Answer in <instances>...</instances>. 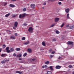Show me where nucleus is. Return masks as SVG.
Instances as JSON below:
<instances>
[{
	"label": "nucleus",
	"instance_id": "nucleus-1",
	"mask_svg": "<svg viewBox=\"0 0 74 74\" xmlns=\"http://www.w3.org/2000/svg\"><path fill=\"white\" fill-rule=\"evenodd\" d=\"M33 28L32 27H29L28 29V31L29 33H32L33 32Z\"/></svg>",
	"mask_w": 74,
	"mask_h": 74
},
{
	"label": "nucleus",
	"instance_id": "nucleus-2",
	"mask_svg": "<svg viewBox=\"0 0 74 74\" xmlns=\"http://www.w3.org/2000/svg\"><path fill=\"white\" fill-rule=\"evenodd\" d=\"M18 22L15 21L14 23V27H13V29H16V28L17 27V26H18Z\"/></svg>",
	"mask_w": 74,
	"mask_h": 74
},
{
	"label": "nucleus",
	"instance_id": "nucleus-3",
	"mask_svg": "<svg viewBox=\"0 0 74 74\" xmlns=\"http://www.w3.org/2000/svg\"><path fill=\"white\" fill-rule=\"evenodd\" d=\"M67 44L68 45H72V46L71 48L73 47V42L69 41L67 43Z\"/></svg>",
	"mask_w": 74,
	"mask_h": 74
},
{
	"label": "nucleus",
	"instance_id": "nucleus-4",
	"mask_svg": "<svg viewBox=\"0 0 74 74\" xmlns=\"http://www.w3.org/2000/svg\"><path fill=\"white\" fill-rule=\"evenodd\" d=\"M25 16H26L25 13H24L23 14H20L19 16V18H21L25 17Z\"/></svg>",
	"mask_w": 74,
	"mask_h": 74
},
{
	"label": "nucleus",
	"instance_id": "nucleus-5",
	"mask_svg": "<svg viewBox=\"0 0 74 74\" xmlns=\"http://www.w3.org/2000/svg\"><path fill=\"white\" fill-rule=\"evenodd\" d=\"M31 7L33 9L36 7V5L34 4H32L31 5Z\"/></svg>",
	"mask_w": 74,
	"mask_h": 74
},
{
	"label": "nucleus",
	"instance_id": "nucleus-6",
	"mask_svg": "<svg viewBox=\"0 0 74 74\" xmlns=\"http://www.w3.org/2000/svg\"><path fill=\"white\" fill-rule=\"evenodd\" d=\"M62 67L61 66H60L59 65H57L56 66V69H60V68Z\"/></svg>",
	"mask_w": 74,
	"mask_h": 74
},
{
	"label": "nucleus",
	"instance_id": "nucleus-7",
	"mask_svg": "<svg viewBox=\"0 0 74 74\" xmlns=\"http://www.w3.org/2000/svg\"><path fill=\"white\" fill-rule=\"evenodd\" d=\"M16 57H17V58H21L22 57V54L20 53L18 54L16 56Z\"/></svg>",
	"mask_w": 74,
	"mask_h": 74
},
{
	"label": "nucleus",
	"instance_id": "nucleus-8",
	"mask_svg": "<svg viewBox=\"0 0 74 74\" xmlns=\"http://www.w3.org/2000/svg\"><path fill=\"white\" fill-rule=\"evenodd\" d=\"M60 18H55V22H57L59 21Z\"/></svg>",
	"mask_w": 74,
	"mask_h": 74
},
{
	"label": "nucleus",
	"instance_id": "nucleus-9",
	"mask_svg": "<svg viewBox=\"0 0 74 74\" xmlns=\"http://www.w3.org/2000/svg\"><path fill=\"white\" fill-rule=\"evenodd\" d=\"M27 50L29 53H31L32 52V50L30 48L28 49Z\"/></svg>",
	"mask_w": 74,
	"mask_h": 74
},
{
	"label": "nucleus",
	"instance_id": "nucleus-10",
	"mask_svg": "<svg viewBox=\"0 0 74 74\" xmlns=\"http://www.w3.org/2000/svg\"><path fill=\"white\" fill-rule=\"evenodd\" d=\"M69 10H70V9L69 8H67L66 9L65 11L66 13H69Z\"/></svg>",
	"mask_w": 74,
	"mask_h": 74
},
{
	"label": "nucleus",
	"instance_id": "nucleus-11",
	"mask_svg": "<svg viewBox=\"0 0 74 74\" xmlns=\"http://www.w3.org/2000/svg\"><path fill=\"white\" fill-rule=\"evenodd\" d=\"M30 42L29 41H27L25 43H24V44L25 45H27V44H29V42Z\"/></svg>",
	"mask_w": 74,
	"mask_h": 74
},
{
	"label": "nucleus",
	"instance_id": "nucleus-12",
	"mask_svg": "<svg viewBox=\"0 0 74 74\" xmlns=\"http://www.w3.org/2000/svg\"><path fill=\"white\" fill-rule=\"evenodd\" d=\"M10 7H12V8H14V7H15V5L12 4H10Z\"/></svg>",
	"mask_w": 74,
	"mask_h": 74
},
{
	"label": "nucleus",
	"instance_id": "nucleus-13",
	"mask_svg": "<svg viewBox=\"0 0 74 74\" xmlns=\"http://www.w3.org/2000/svg\"><path fill=\"white\" fill-rule=\"evenodd\" d=\"M42 44L43 45V46H44V47L45 46V42L44 41H43L42 42Z\"/></svg>",
	"mask_w": 74,
	"mask_h": 74
},
{
	"label": "nucleus",
	"instance_id": "nucleus-14",
	"mask_svg": "<svg viewBox=\"0 0 74 74\" xmlns=\"http://www.w3.org/2000/svg\"><path fill=\"white\" fill-rule=\"evenodd\" d=\"M18 73V74H22V72H21L20 71H16V73Z\"/></svg>",
	"mask_w": 74,
	"mask_h": 74
},
{
	"label": "nucleus",
	"instance_id": "nucleus-15",
	"mask_svg": "<svg viewBox=\"0 0 74 74\" xmlns=\"http://www.w3.org/2000/svg\"><path fill=\"white\" fill-rule=\"evenodd\" d=\"M10 13H8L7 14H6V15H5V17H6V18L8 17V16H10Z\"/></svg>",
	"mask_w": 74,
	"mask_h": 74
},
{
	"label": "nucleus",
	"instance_id": "nucleus-16",
	"mask_svg": "<svg viewBox=\"0 0 74 74\" xmlns=\"http://www.w3.org/2000/svg\"><path fill=\"white\" fill-rule=\"evenodd\" d=\"M10 38H12V39H15V37L14 36H10Z\"/></svg>",
	"mask_w": 74,
	"mask_h": 74
},
{
	"label": "nucleus",
	"instance_id": "nucleus-17",
	"mask_svg": "<svg viewBox=\"0 0 74 74\" xmlns=\"http://www.w3.org/2000/svg\"><path fill=\"white\" fill-rule=\"evenodd\" d=\"M52 72L51 71H47V74H51Z\"/></svg>",
	"mask_w": 74,
	"mask_h": 74
},
{
	"label": "nucleus",
	"instance_id": "nucleus-18",
	"mask_svg": "<svg viewBox=\"0 0 74 74\" xmlns=\"http://www.w3.org/2000/svg\"><path fill=\"white\" fill-rule=\"evenodd\" d=\"M16 51H19L21 50V49L19 48H16Z\"/></svg>",
	"mask_w": 74,
	"mask_h": 74
},
{
	"label": "nucleus",
	"instance_id": "nucleus-19",
	"mask_svg": "<svg viewBox=\"0 0 74 74\" xmlns=\"http://www.w3.org/2000/svg\"><path fill=\"white\" fill-rule=\"evenodd\" d=\"M50 69L52 71L53 69V67H52V66H50L49 67Z\"/></svg>",
	"mask_w": 74,
	"mask_h": 74
},
{
	"label": "nucleus",
	"instance_id": "nucleus-20",
	"mask_svg": "<svg viewBox=\"0 0 74 74\" xmlns=\"http://www.w3.org/2000/svg\"><path fill=\"white\" fill-rule=\"evenodd\" d=\"M69 15H70L69 14H67V18H68V19H70V18L69 16Z\"/></svg>",
	"mask_w": 74,
	"mask_h": 74
},
{
	"label": "nucleus",
	"instance_id": "nucleus-21",
	"mask_svg": "<svg viewBox=\"0 0 74 74\" xmlns=\"http://www.w3.org/2000/svg\"><path fill=\"white\" fill-rule=\"evenodd\" d=\"M56 34H59V33H60V32L58 30L56 31Z\"/></svg>",
	"mask_w": 74,
	"mask_h": 74
},
{
	"label": "nucleus",
	"instance_id": "nucleus-22",
	"mask_svg": "<svg viewBox=\"0 0 74 74\" xmlns=\"http://www.w3.org/2000/svg\"><path fill=\"white\" fill-rule=\"evenodd\" d=\"M27 55V53H25L23 55V56H24V57H25Z\"/></svg>",
	"mask_w": 74,
	"mask_h": 74
},
{
	"label": "nucleus",
	"instance_id": "nucleus-23",
	"mask_svg": "<svg viewBox=\"0 0 74 74\" xmlns=\"http://www.w3.org/2000/svg\"><path fill=\"white\" fill-rule=\"evenodd\" d=\"M26 39V38L25 37H23L22 38L21 40H25Z\"/></svg>",
	"mask_w": 74,
	"mask_h": 74
},
{
	"label": "nucleus",
	"instance_id": "nucleus-24",
	"mask_svg": "<svg viewBox=\"0 0 74 74\" xmlns=\"http://www.w3.org/2000/svg\"><path fill=\"white\" fill-rule=\"evenodd\" d=\"M16 16H17V14H12V17H15Z\"/></svg>",
	"mask_w": 74,
	"mask_h": 74
},
{
	"label": "nucleus",
	"instance_id": "nucleus-25",
	"mask_svg": "<svg viewBox=\"0 0 74 74\" xmlns=\"http://www.w3.org/2000/svg\"><path fill=\"white\" fill-rule=\"evenodd\" d=\"M5 54H3L1 55V56L2 57H4V56H5Z\"/></svg>",
	"mask_w": 74,
	"mask_h": 74
},
{
	"label": "nucleus",
	"instance_id": "nucleus-26",
	"mask_svg": "<svg viewBox=\"0 0 74 74\" xmlns=\"http://www.w3.org/2000/svg\"><path fill=\"white\" fill-rule=\"evenodd\" d=\"M10 50L11 52H13L14 51V50L12 48L10 49Z\"/></svg>",
	"mask_w": 74,
	"mask_h": 74
},
{
	"label": "nucleus",
	"instance_id": "nucleus-27",
	"mask_svg": "<svg viewBox=\"0 0 74 74\" xmlns=\"http://www.w3.org/2000/svg\"><path fill=\"white\" fill-rule=\"evenodd\" d=\"M64 25V23H63L60 26L61 27H63Z\"/></svg>",
	"mask_w": 74,
	"mask_h": 74
},
{
	"label": "nucleus",
	"instance_id": "nucleus-28",
	"mask_svg": "<svg viewBox=\"0 0 74 74\" xmlns=\"http://www.w3.org/2000/svg\"><path fill=\"white\" fill-rule=\"evenodd\" d=\"M46 64H49V61H47L45 62Z\"/></svg>",
	"mask_w": 74,
	"mask_h": 74
},
{
	"label": "nucleus",
	"instance_id": "nucleus-29",
	"mask_svg": "<svg viewBox=\"0 0 74 74\" xmlns=\"http://www.w3.org/2000/svg\"><path fill=\"white\" fill-rule=\"evenodd\" d=\"M73 28H74V27L73 26L70 27H69V29H73Z\"/></svg>",
	"mask_w": 74,
	"mask_h": 74
},
{
	"label": "nucleus",
	"instance_id": "nucleus-30",
	"mask_svg": "<svg viewBox=\"0 0 74 74\" xmlns=\"http://www.w3.org/2000/svg\"><path fill=\"white\" fill-rule=\"evenodd\" d=\"M6 51L7 53H10V52H11V51L10 50H6Z\"/></svg>",
	"mask_w": 74,
	"mask_h": 74
},
{
	"label": "nucleus",
	"instance_id": "nucleus-31",
	"mask_svg": "<svg viewBox=\"0 0 74 74\" xmlns=\"http://www.w3.org/2000/svg\"><path fill=\"white\" fill-rule=\"evenodd\" d=\"M54 25H55V24L51 25L50 27H53V26H54Z\"/></svg>",
	"mask_w": 74,
	"mask_h": 74
},
{
	"label": "nucleus",
	"instance_id": "nucleus-32",
	"mask_svg": "<svg viewBox=\"0 0 74 74\" xmlns=\"http://www.w3.org/2000/svg\"><path fill=\"white\" fill-rule=\"evenodd\" d=\"M21 63H26V62L24 61H21Z\"/></svg>",
	"mask_w": 74,
	"mask_h": 74
},
{
	"label": "nucleus",
	"instance_id": "nucleus-33",
	"mask_svg": "<svg viewBox=\"0 0 74 74\" xmlns=\"http://www.w3.org/2000/svg\"><path fill=\"white\" fill-rule=\"evenodd\" d=\"M6 31L7 32V33H8V32L9 33H11V31L9 30H6Z\"/></svg>",
	"mask_w": 74,
	"mask_h": 74
},
{
	"label": "nucleus",
	"instance_id": "nucleus-34",
	"mask_svg": "<svg viewBox=\"0 0 74 74\" xmlns=\"http://www.w3.org/2000/svg\"><path fill=\"white\" fill-rule=\"evenodd\" d=\"M52 41H56V39L54 38L53 39Z\"/></svg>",
	"mask_w": 74,
	"mask_h": 74
},
{
	"label": "nucleus",
	"instance_id": "nucleus-35",
	"mask_svg": "<svg viewBox=\"0 0 74 74\" xmlns=\"http://www.w3.org/2000/svg\"><path fill=\"white\" fill-rule=\"evenodd\" d=\"M9 49V47H8L6 48V51H7V50H8Z\"/></svg>",
	"mask_w": 74,
	"mask_h": 74
},
{
	"label": "nucleus",
	"instance_id": "nucleus-36",
	"mask_svg": "<svg viewBox=\"0 0 74 74\" xmlns=\"http://www.w3.org/2000/svg\"><path fill=\"white\" fill-rule=\"evenodd\" d=\"M54 56L52 55H50V58H52Z\"/></svg>",
	"mask_w": 74,
	"mask_h": 74
},
{
	"label": "nucleus",
	"instance_id": "nucleus-37",
	"mask_svg": "<svg viewBox=\"0 0 74 74\" xmlns=\"http://www.w3.org/2000/svg\"><path fill=\"white\" fill-rule=\"evenodd\" d=\"M58 4H59V5H61V4H62V2H59L58 3Z\"/></svg>",
	"mask_w": 74,
	"mask_h": 74
},
{
	"label": "nucleus",
	"instance_id": "nucleus-38",
	"mask_svg": "<svg viewBox=\"0 0 74 74\" xmlns=\"http://www.w3.org/2000/svg\"><path fill=\"white\" fill-rule=\"evenodd\" d=\"M23 11L24 12V11H26V8H24L23 9Z\"/></svg>",
	"mask_w": 74,
	"mask_h": 74
},
{
	"label": "nucleus",
	"instance_id": "nucleus-39",
	"mask_svg": "<svg viewBox=\"0 0 74 74\" xmlns=\"http://www.w3.org/2000/svg\"><path fill=\"white\" fill-rule=\"evenodd\" d=\"M5 63V62L4 61H2L1 62V63H2V64H4V63Z\"/></svg>",
	"mask_w": 74,
	"mask_h": 74
},
{
	"label": "nucleus",
	"instance_id": "nucleus-40",
	"mask_svg": "<svg viewBox=\"0 0 74 74\" xmlns=\"http://www.w3.org/2000/svg\"><path fill=\"white\" fill-rule=\"evenodd\" d=\"M55 53V52L53 51H52L51 52V54H54V53Z\"/></svg>",
	"mask_w": 74,
	"mask_h": 74
},
{
	"label": "nucleus",
	"instance_id": "nucleus-41",
	"mask_svg": "<svg viewBox=\"0 0 74 74\" xmlns=\"http://www.w3.org/2000/svg\"><path fill=\"white\" fill-rule=\"evenodd\" d=\"M3 48H5V45H3Z\"/></svg>",
	"mask_w": 74,
	"mask_h": 74
},
{
	"label": "nucleus",
	"instance_id": "nucleus-42",
	"mask_svg": "<svg viewBox=\"0 0 74 74\" xmlns=\"http://www.w3.org/2000/svg\"><path fill=\"white\" fill-rule=\"evenodd\" d=\"M14 35L15 36H18V34L16 33H15Z\"/></svg>",
	"mask_w": 74,
	"mask_h": 74
},
{
	"label": "nucleus",
	"instance_id": "nucleus-43",
	"mask_svg": "<svg viewBox=\"0 0 74 74\" xmlns=\"http://www.w3.org/2000/svg\"><path fill=\"white\" fill-rule=\"evenodd\" d=\"M13 56H16V54H15V53H14L13 54Z\"/></svg>",
	"mask_w": 74,
	"mask_h": 74
},
{
	"label": "nucleus",
	"instance_id": "nucleus-44",
	"mask_svg": "<svg viewBox=\"0 0 74 74\" xmlns=\"http://www.w3.org/2000/svg\"><path fill=\"white\" fill-rule=\"evenodd\" d=\"M27 24H26V23H24V24H23L24 26H27Z\"/></svg>",
	"mask_w": 74,
	"mask_h": 74
},
{
	"label": "nucleus",
	"instance_id": "nucleus-45",
	"mask_svg": "<svg viewBox=\"0 0 74 74\" xmlns=\"http://www.w3.org/2000/svg\"><path fill=\"white\" fill-rule=\"evenodd\" d=\"M69 68H71V67H72V66L69 65Z\"/></svg>",
	"mask_w": 74,
	"mask_h": 74
},
{
	"label": "nucleus",
	"instance_id": "nucleus-46",
	"mask_svg": "<svg viewBox=\"0 0 74 74\" xmlns=\"http://www.w3.org/2000/svg\"><path fill=\"white\" fill-rule=\"evenodd\" d=\"M49 1H56V0H49Z\"/></svg>",
	"mask_w": 74,
	"mask_h": 74
},
{
	"label": "nucleus",
	"instance_id": "nucleus-47",
	"mask_svg": "<svg viewBox=\"0 0 74 74\" xmlns=\"http://www.w3.org/2000/svg\"><path fill=\"white\" fill-rule=\"evenodd\" d=\"M35 59H36L34 58H33V59H32V61H34V60H35Z\"/></svg>",
	"mask_w": 74,
	"mask_h": 74
},
{
	"label": "nucleus",
	"instance_id": "nucleus-48",
	"mask_svg": "<svg viewBox=\"0 0 74 74\" xmlns=\"http://www.w3.org/2000/svg\"><path fill=\"white\" fill-rule=\"evenodd\" d=\"M67 27H69V24H68V25H66V26Z\"/></svg>",
	"mask_w": 74,
	"mask_h": 74
},
{
	"label": "nucleus",
	"instance_id": "nucleus-49",
	"mask_svg": "<svg viewBox=\"0 0 74 74\" xmlns=\"http://www.w3.org/2000/svg\"><path fill=\"white\" fill-rule=\"evenodd\" d=\"M43 5H46V3H45V2L44 3V4H43Z\"/></svg>",
	"mask_w": 74,
	"mask_h": 74
},
{
	"label": "nucleus",
	"instance_id": "nucleus-50",
	"mask_svg": "<svg viewBox=\"0 0 74 74\" xmlns=\"http://www.w3.org/2000/svg\"><path fill=\"white\" fill-rule=\"evenodd\" d=\"M44 66H45V67L46 68L47 67V66L46 65H45Z\"/></svg>",
	"mask_w": 74,
	"mask_h": 74
},
{
	"label": "nucleus",
	"instance_id": "nucleus-51",
	"mask_svg": "<svg viewBox=\"0 0 74 74\" xmlns=\"http://www.w3.org/2000/svg\"><path fill=\"white\" fill-rule=\"evenodd\" d=\"M2 50V49L0 48V52H1V50Z\"/></svg>",
	"mask_w": 74,
	"mask_h": 74
},
{
	"label": "nucleus",
	"instance_id": "nucleus-52",
	"mask_svg": "<svg viewBox=\"0 0 74 74\" xmlns=\"http://www.w3.org/2000/svg\"><path fill=\"white\" fill-rule=\"evenodd\" d=\"M42 68H43V69H44V68L45 67L44 66H42Z\"/></svg>",
	"mask_w": 74,
	"mask_h": 74
},
{
	"label": "nucleus",
	"instance_id": "nucleus-53",
	"mask_svg": "<svg viewBox=\"0 0 74 74\" xmlns=\"http://www.w3.org/2000/svg\"><path fill=\"white\" fill-rule=\"evenodd\" d=\"M12 1H15L16 0H12Z\"/></svg>",
	"mask_w": 74,
	"mask_h": 74
},
{
	"label": "nucleus",
	"instance_id": "nucleus-54",
	"mask_svg": "<svg viewBox=\"0 0 74 74\" xmlns=\"http://www.w3.org/2000/svg\"><path fill=\"white\" fill-rule=\"evenodd\" d=\"M60 58H61V57H60V56L59 57V58H58V59H60Z\"/></svg>",
	"mask_w": 74,
	"mask_h": 74
},
{
	"label": "nucleus",
	"instance_id": "nucleus-55",
	"mask_svg": "<svg viewBox=\"0 0 74 74\" xmlns=\"http://www.w3.org/2000/svg\"><path fill=\"white\" fill-rule=\"evenodd\" d=\"M19 60H22V58H19Z\"/></svg>",
	"mask_w": 74,
	"mask_h": 74
},
{
	"label": "nucleus",
	"instance_id": "nucleus-56",
	"mask_svg": "<svg viewBox=\"0 0 74 74\" xmlns=\"http://www.w3.org/2000/svg\"><path fill=\"white\" fill-rule=\"evenodd\" d=\"M51 51H52V49H51L49 50V51H50V52H51Z\"/></svg>",
	"mask_w": 74,
	"mask_h": 74
},
{
	"label": "nucleus",
	"instance_id": "nucleus-57",
	"mask_svg": "<svg viewBox=\"0 0 74 74\" xmlns=\"http://www.w3.org/2000/svg\"><path fill=\"white\" fill-rule=\"evenodd\" d=\"M7 3H5V5H7Z\"/></svg>",
	"mask_w": 74,
	"mask_h": 74
},
{
	"label": "nucleus",
	"instance_id": "nucleus-58",
	"mask_svg": "<svg viewBox=\"0 0 74 74\" xmlns=\"http://www.w3.org/2000/svg\"><path fill=\"white\" fill-rule=\"evenodd\" d=\"M6 61H7V62H8V61H9V60H6Z\"/></svg>",
	"mask_w": 74,
	"mask_h": 74
},
{
	"label": "nucleus",
	"instance_id": "nucleus-59",
	"mask_svg": "<svg viewBox=\"0 0 74 74\" xmlns=\"http://www.w3.org/2000/svg\"><path fill=\"white\" fill-rule=\"evenodd\" d=\"M42 8L43 9H44V7H43Z\"/></svg>",
	"mask_w": 74,
	"mask_h": 74
},
{
	"label": "nucleus",
	"instance_id": "nucleus-60",
	"mask_svg": "<svg viewBox=\"0 0 74 74\" xmlns=\"http://www.w3.org/2000/svg\"><path fill=\"white\" fill-rule=\"evenodd\" d=\"M72 74H74V72L72 73Z\"/></svg>",
	"mask_w": 74,
	"mask_h": 74
},
{
	"label": "nucleus",
	"instance_id": "nucleus-61",
	"mask_svg": "<svg viewBox=\"0 0 74 74\" xmlns=\"http://www.w3.org/2000/svg\"><path fill=\"white\" fill-rule=\"evenodd\" d=\"M60 1H63V0H60Z\"/></svg>",
	"mask_w": 74,
	"mask_h": 74
},
{
	"label": "nucleus",
	"instance_id": "nucleus-62",
	"mask_svg": "<svg viewBox=\"0 0 74 74\" xmlns=\"http://www.w3.org/2000/svg\"><path fill=\"white\" fill-rule=\"evenodd\" d=\"M0 35H1V33H0Z\"/></svg>",
	"mask_w": 74,
	"mask_h": 74
},
{
	"label": "nucleus",
	"instance_id": "nucleus-63",
	"mask_svg": "<svg viewBox=\"0 0 74 74\" xmlns=\"http://www.w3.org/2000/svg\"><path fill=\"white\" fill-rule=\"evenodd\" d=\"M3 34H5V33Z\"/></svg>",
	"mask_w": 74,
	"mask_h": 74
},
{
	"label": "nucleus",
	"instance_id": "nucleus-64",
	"mask_svg": "<svg viewBox=\"0 0 74 74\" xmlns=\"http://www.w3.org/2000/svg\"><path fill=\"white\" fill-rule=\"evenodd\" d=\"M10 34H11V33H10Z\"/></svg>",
	"mask_w": 74,
	"mask_h": 74
}]
</instances>
